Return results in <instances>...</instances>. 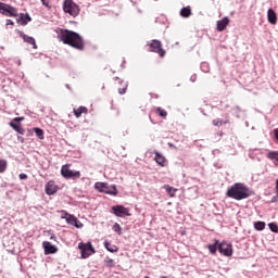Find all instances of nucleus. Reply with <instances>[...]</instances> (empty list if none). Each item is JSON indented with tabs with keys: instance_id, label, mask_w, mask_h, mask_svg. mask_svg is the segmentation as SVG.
Returning <instances> with one entry per match:
<instances>
[{
	"instance_id": "obj_40",
	"label": "nucleus",
	"mask_w": 278,
	"mask_h": 278,
	"mask_svg": "<svg viewBox=\"0 0 278 278\" xmlns=\"http://www.w3.org/2000/svg\"><path fill=\"white\" fill-rule=\"evenodd\" d=\"M273 134H274L275 140H277V142H278V128H275V129L273 130Z\"/></svg>"
},
{
	"instance_id": "obj_15",
	"label": "nucleus",
	"mask_w": 278,
	"mask_h": 278,
	"mask_svg": "<svg viewBox=\"0 0 278 278\" xmlns=\"http://www.w3.org/2000/svg\"><path fill=\"white\" fill-rule=\"evenodd\" d=\"M58 190H60V186L55 185V181L50 180L46 184L45 192L48 197H53V194L58 193Z\"/></svg>"
},
{
	"instance_id": "obj_5",
	"label": "nucleus",
	"mask_w": 278,
	"mask_h": 278,
	"mask_svg": "<svg viewBox=\"0 0 278 278\" xmlns=\"http://www.w3.org/2000/svg\"><path fill=\"white\" fill-rule=\"evenodd\" d=\"M63 12H65V14H70V16H73L75 18L79 16V12H81V10L79 9V4H76L75 1L64 0Z\"/></svg>"
},
{
	"instance_id": "obj_55",
	"label": "nucleus",
	"mask_w": 278,
	"mask_h": 278,
	"mask_svg": "<svg viewBox=\"0 0 278 278\" xmlns=\"http://www.w3.org/2000/svg\"><path fill=\"white\" fill-rule=\"evenodd\" d=\"M236 117H237V118H240V114L236 113Z\"/></svg>"
},
{
	"instance_id": "obj_47",
	"label": "nucleus",
	"mask_w": 278,
	"mask_h": 278,
	"mask_svg": "<svg viewBox=\"0 0 278 278\" xmlns=\"http://www.w3.org/2000/svg\"><path fill=\"white\" fill-rule=\"evenodd\" d=\"M50 240H55V241H58V237H56L55 235H51V236H50Z\"/></svg>"
},
{
	"instance_id": "obj_45",
	"label": "nucleus",
	"mask_w": 278,
	"mask_h": 278,
	"mask_svg": "<svg viewBox=\"0 0 278 278\" xmlns=\"http://www.w3.org/2000/svg\"><path fill=\"white\" fill-rule=\"evenodd\" d=\"M277 201H278V198H277L276 195H274V197L271 198V200H270V203H277Z\"/></svg>"
},
{
	"instance_id": "obj_18",
	"label": "nucleus",
	"mask_w": 278,
	"mask_h": 278,
	"mask_svg": "<svg viewBox=\"0 0 278 278\" xmlns=\"http://www.w3.org/2000/svg\"><path fill=\"white\" fill-rule=\"evenodd\" d=\"M154 155V161L159 166H166V156L164 154L160 153L159 151H155Z\"/></svg>"
},
{
	"instance_id": "obj_62",
	"label": "nucleus",
	"mask_w": 278,
	"mask_h": 278,
	"mask_svg": "<svg viewBox=\"0 0 278 278\" xmlns=\"http://www.w3.org/2000/svg\"><path fill=\"white\" fill-rule=\"evenodd\" d=\"M179 86H181L180 84L177 85V88H179Z\"/></svg>"
},
{
	"instance_id": "obj_13",
	"label": "nucleus",
	"mask_w": 278,
	"mask_h": 278,
	"mask_svg": "<svg viewBox=\"0 0 278 278\" xmlns=\"http://www.w3.org/2000/svg\"><path fill=\"white\" fill-rule=\"evenodd\" d=\"M43 255H55L59 249L58 245L52 244L50 241L42 242Z\"/></svg>"
},
{
	"instance_id": "obj_8",
	"label": "nucleus",
	"mask_w": 278,
	"mask_h": 278,
	"mask_svg": "<svg viewBox=\"0 0 278 278\" xmlns=\"http://www.w3.org/2000/svg\"><path fill=\"white\" fill-rule=\"evenodd\" d=\"M61 175L64 179L75 180V179H79V177H81V172L71 169V165L65 164V165H62V167H61Z\"/></svg>"
},
{
	"instance_id": "obj_20",
	"label": "nucleus",
	"mask_w": 278,
	"mask_h": 278,
	"mask_svg": "<svg viewBox=\"0 0 278 278\" xmlns=\"http://www.w3.org/2000/svg\"><path fill=\"white\" fill-rule=\"evenodd\" d=\"M104 249H106L109 251V253H118V247L115 244H112L111 241L105 240L103 242Z\"/></svg>"
},
{
	"instance_id": "obj_22",
	"label": "nucleus",
	"mask_w": 278,
	"mask_h": 278,
	"mask_svg": "<svg viewBox=\"0 0 278 278\" xmlns=\"http://www.w3.org/2000/svg\"><path fill=\"white\" fill-rule=\"evenodd\" d=\"M163 190H165V192L168 194V197L173 198V197H175L178 189L170 185H164Z\"/></svg>"
},
{
	"instance_id": "obj_51",
	"label": "nucleus",
	"mask_w": 278,
	"mask_h": 278,
	"mask_svg": "<svg viewBox=\"0 0 278 278\" xmlns=\"http://www.w3.org/2000/svg\"><path fill=\"white\" fill-rule=\"evenodd\" d=\"M149 118H150L152 125H155V121H153V118H151V115H149Z\"/></svg>"
},
{
	"instance_id": "obj_6",
	"label": "nucleus",
	"mask_w": 278,
	"mask_h": 278,
	"mask_svg": "<svg viewBox=\"0 0 278 278\" xmlns=\"http://www.w3.org/2000/svg\"><path fill=\"white\" fill-rule=\"evenodd\" d=\"M61 218L67 223V225H72L76 229H81L84 224L75 216L74 214L68 213L67 211H62Z\"/></svg>"
},
{
	"instance_id": "obj_7",
	"label": "nucleus",
	"mask_w": 278,
	"mask_h": 278,
	"mask_svg": "<svg viewBox=\"0 0 278 278\" xmlns=\"http://www.w3.org/2000/svg\"><path fill=\"white\" fill-rule=\"evenodd\" d=\"M0 14H2V16H9L10 18H16V16H18V9L12 7V4L0 1Z\"/></svg>"
},
{
	"instance_id": "obj_60",
	"label": "nucleus",
	"mask_w": 278,
	"mask_h": 278,
	"mask_svg": "<svg viewBox=\"0 0 278 278\" xmlns=\"http://www.w3.org/2000/svg\"><path fill=\"white\" fill-rule=\"evenodd\" d=\"M225 108L227 109V108H229V105H228V104H226V105H225Z\"/></svg>"
},
{
	"instance_id": "obj_64",
	"label": "nucleus",
	"mask_w": 278,
	"mask_h": 278,
	"mask_svg": "<svg viewBox=\"0 0 278 278\" xmlns=\"http://www.w3.org/2000/svg\"><path fill=\"white\" fill-rule=\"evenodd\" d=\"M215 167H217L218 165L217 164H214Z\"/></svg>"
},
{
	"instance_id": "obj_44",
	"label": "nucleus",
	"mask_w": 278,
	"mask_h": 278,
	"mask_svg": "<svg viewBox=\"0 0 278 278\" xmlns=\"http://www.w3.org/2000/svg\"><path fill=\"white\" fill-rule=\"evenodd\" d=\"M27 136H34V128L27 129Z\"/></svg>"
},
{
	"instance_id": "obj_41",
	"label": "nucleus",
	"mask_w": 278,
	"mask_h": 278,
	"mask_svg": "<svg viewBox=\"0 0 278 278\" xmlns=\"http://www.w3.org/2000/svg\"><path fill=\"white\" fill-rule=\"evenodd\" d=\"M17 142H21V144H25V138L22 136H17Z\"/></svg>"
},
{
	"instance_id": "obj_54",
	"label": "nucleus",
	"mask_w": 278,
	"mask_h": 278,
	"mask_svg": "<svg viewBox=\"0 0 278 278\" xmlns=\"http://www.w3.org/2000/svg\"><path fill=\"white\" fill-rule=\"evenodd\" d=\"M123 68H125V60H124V63L121 65Z\"/></svg>"
},
{
	"instance_id": "obj_42",
	"label": "nucleus",
	"mask_w": 278,
	"mask_h": 278,
	"mask_svg": "<svg viewBox=\"0 0 278 278\" xmlns=\"http://www.w3.org/2000/svg\"><path fill=\"white\" fill-rule=\"evenodd\" d=\"M190 81H192V84H194V81H197V74L191 75Z\"/></svg>"
},
{
	"instance_id": "obj_50",
	"label": "nucleus",
	"mask_w": 278,
	"mask_h": 278,
	"mask_svg": "<svg viewBox=\"0 0 278 278\" xmlns=\"http://www.w3.org/2000/svg\"><path fill=\"white\" fill-rule=\"evenodd\" d=\"M235 110L238 111V112H242V109L239 105H236Z\"/></svg>"
},
{
	"instance_id": "obj_26",
	"label": "nucleus",
	"mask_w": 278,
	"mask_h": 278,
	"mask_svg": "<svg viewBox=\"0 0 278 278\" xmlns=\"http://www.w3.org/2000/svg\"><path fill=\"white\" fill-rule=\"evenodd\" d=\"M267 227L271 233H278V224L277 222H270L267 224Z\"/></svg>"
},
{
	"instance_id": "obj_16",
	"label": "nucleus",
	"mask_w": 278,
	"mask_h": 278,
	"mask_svg": "<svg viewBox=\"0 0 278 278\" xmlns=\"http://www.w3.org/2000/svg\"><path fill=\"white\" fill-rule=\"evenodd\" d=\"M206 249L208 250L211 255H216L220 249V241L218 239H214L213 243L206 244Z\"/></svg>"
},
{
	"instance_id": "obj_31",
	"label": "nucleus",
	"mask_w": 278,
	"mask_h": 278,
	"mask_svg": "<svg viewBox=\"0 0 278 278\" xmlns=\"http://www.w3.org/2000/svg\"><path fill=\"white\" fill-rule=\"evenodd\" d=\"M8 169V161L0 157V173Z\"/></svg>"
},
{
	"instance_id": "obj_33",
	"label": "nucleus",
	"mask_w": 278,
	"mask_h": 278,
	"mask_svg": "<svg viewBox=\"0 0 278 278\" xmlns=\"http://www.w3.org/2000/svg\"><path fill=\"white\" fill-rule=\"evenodd\" d=\"M156 112L159 114V116H161L162 118H166V116H168V112H166V110L162 109V108H157Z\"/></svg>"
},
{
	"instance_id": "obj_2",
	"label": "nucleus",
	"mask_w": 278,
	"mask_h": 278,
	"mask_svg": "<svg viewBox=\"0 0 278 278\" xmlns=\"http://www.w3.org/2000/svg\"><path fill=\"white\" fill-rule=\"evenodd\" d=\"M226 197L235 201H244V199L255 197V191L249 188L244 182H235L227 189Z\"/></svg>"
},
{
	"instance_id": "obj_28",
	"label": "nucleus",
	"mask_w": 278,
	"mask_h": 278,
	"mask_svg": "<svg viewBox=\"0 0 278 278\" xmlns=\"http://www.w3.org/2000/svg\"><path fill=\"white\" fill-rule=\"evenodd\" d=\"M112 230L117 233V236H123V227H121V224L118 223H115L113 226H112Z\"/></svg>"
},
{
	"instance_id": "obj_39",
	"label": "nucleus",
	"mask_w": 278,
	"mask_h": 278,
	"mask_svg": "<svg viewBox=\"0 0 278 278\" xmlns=\"http://www.w3.org/2000/svg\"><path fill=\"white\" fill-rule=\"evenodd\" d=\"M10 25L13 27V25H14V21H12V20H7V24H5V27H10Z\"/></svg>"
},
{
	"instance_id": "obj_38",
	"label": "nucleus",
	"mask_w": 278,
	"mask_h": 278,
	"mask_svg": "<svg viewBox=\"0 0 278 278\" xmlns=\"http://www.w3.org/2000/svg\"><path fill=\"white\" fill-rule=\"evenodd\" d=\"M42 5H45V8H49L51 9V4L49 3V0H40Z\"/></svg>"
},
{
	"instance_id": "obj_43",
	"label": "nucleus",
	"mask_w": 278,
	"mask_h": 278,
	"mask_svg": "<svg viewBox=\"0 0 278 278\" xmlns=\"http://www.w3.org/2000/svg\"><path fill=\"white\" fill-rule=\"evenodd\" d=\"M16 121L21 124L23 123V121H25V117L24 116H20V117H15Z\"/></svg>"
},
{
	"instance_id": "obj_57",
	"label": "nucleus",
	"mask_w": 278,
	"mask_h": 278,
	"mask_svg": "<svg viewBox=\"0 0 278 278\" xmlns=\"http://www.w3.org/2000/svg\"><path fill=\"white\" fill-rule=\"evenodd\" d=\"M119 84H125V81H124V80H121Z\"/></svg>"
},
{
	"instance_id": "obj_37",
	"label": "nucleus",
	"mask_w": 278,
	"mask_h": 278,
	"mask_svg": "<svg viewBox=\"0 0 278 278\" xmlns=\"http://www.w3.org/2000/svg\"><path fill=\"white\" fill-rule=\"evenodd\" d=\"M27 178H28V176H27V174H25V173H21V174L18 175V179H20L21 181H25Z\"/></svg>"
},
{
	"instance_id": "obj_25",
	"label": "nucleus",
	"mask_w": 278,
	"mask_h": 278,
	"mask_svg": "<svg viewBox=\"0 0 278 278\" xmlns=\"http://www.w3.org/2000/svg\"><path fill=\"white\" fill-rule=\"evenodd\" d=\"M33 131L39 140H45V130L42 128L34 127Z\"/></svg>"
},
{
	"instance_id": "obj_21",
	"label": "nucleus",
	"mask_w": 278,
	"mask_h": 278,
	"mask_svg": "<svg viewBox=\"0 0 278 278\" xmlns=\"http://www.w3.org/2000/svg\"><path fill=\"white\" fill-rule=\"evenodd\" d=\"M180 16L182 18H190L192 16V9L189 5L180 9Z\"/></svg>"
},
{
	"instance_id": "obj_10",
	"label": "nucleus",
	"mask_w": 278,
	"mask_h": 278,
	"mask_svg": "<svg viewBox=\"0 0 278 278\" xmlns=\"http://www.w3.org/2000/svg\"><path fill=\"white\" fill-rule=\"evenodd\" d=\"M111 212L117 218H126V216H131V213L129 212V207H126L123 204H116L111 206Z\"/></svg>"
},
{
	"instance_id": "obj_52",
	"label": "nucleus",
	"mask_w": 278,
	"mask_h": 278,
	"mask_svg": "<svg viewBox=\"0 0 278 278\" xmlns=\"http://www.w3.org/2000/svg\"><path fill=\"white\" fill-rule=\"evenodd\" d=\"M114 81H118V79H121L118 76H115L114 78Z\"/></svg>"
},
{
	"instance_id": "obj_17",
	"label": "nucleus",
	"mask_w": 278,
	"mask_h": 278,
	"mask_svg": "<svg viewBox=\"0 0 278 278\" xmlns=\"http://www.w3.org/2000/svg\"><path fill=\"white\" fill-rule=\"evenodd\" d=\"M227 25H229V17L225 16L216 23L217 31H225L227 29Z\"/></svg>"
},
{
	"instance_id": "obj_12",
	"label": "nucleus",
	"mask_w": 278,
	"mask_h": 278,
	"mask_svg": "<svg viewBox=\"0 0 278 278\" xmlns=\"http://www.w3.org/2000/svg\"><path fill=\"white\" fill-rule=\"evenodd\" d=\"M15 33L18 34L21 39H23V42H26V45H31L33 49H38V45L36 43V38L25 34L20 29H15Z\"/></svg>"
},
{
	"instance_id": "obj_56",
	"label": "nucleus",
	"mask_w": 278,
	"mask_h": 278,
	"mask_svg": "<svg viewBox=\"0 0 278 278\" xmlns=\"http://www.w3.org/2000/svg\"><path fill=\"white\" fill-rule=\"evenodd\" d=\"M276 197L278 198V188H276Z\"/></svg>"
},
{
	"instance_id": "obj_29",
	"label": "nucleus",
	"mask_w": 278,
	"mask_h": 278,
	"mask_svg": "<svg viewBox=\"0 0 278 278\" xmlns=\"http://www.w3.org/2000/svg\"><path fill=\"white\" fill-rule=\"evenodd\" d=\"M104 264H106V268H114V266H116L114 260L110 258V256L104 258Z\"/></svg>"
},
{
	"instance_id": "obj_32",
	"label": "nucleus",
	"mask_w": 278,
	"mask_h": 278,
	"mask_svg": "<svg viewBox=\"0 0 278 278\" xmlns=\"http://www.w3.org/2000/svg\"><path fill=\"white\" fill-rule=\"evenodd\" d=\"M200 70L202 71V73H210V63L202 62L200 65Z\"/></svg>"
},
{
	"instance_id": "obj_14",
	"label": "nucleus",
	"mask_w": 278,
	"mask_h": 278,
	"mask_svg": "<svg viewBox=\"0 0 278 278\" xmlns=\"http://www.w3.org/2000/svg\"><path fill=\"white\" fill-rule=\"evenodd\" d=\"M31 23V15L29 13H17L16 16V24L22 25V27H26V25H29Z\"/></svg>"
},
{
	"instance_id": "obj_36",
	"label": "nucleus",
	"mask_w": 278,
	"mask_h": 278,
	"mask_svg": "<svg viewBox=\"0 0 278 278\" xmlns=\"http://www.w3.org/2000/svg\"><path fill=\"white\" fill-rule=\"evenodd\" d=\"M16 131V134H20V136H25V128H23V126H17L15 127V129H13Z\"/></svg>"
},
{
	"instance_id": "obj_49",
	"label": "nucleus",
	"mask_w": 278,
	"mask_h": 278,
	"mask_svg": "<svg viewBox=\"0 0 278 278\" xmlns=\"http://www.w3.org/2000/svg\"><path fill=\"white\" fill-rule=\"evenodd\" d=\"M168 147H170V149H177V146L174 143H168Z\"/></svg>"
},
{
	"instance_id": "obj_58",
	"label": "nucleus",
	"mask_w": 278,
	"mask_h": 278,
	"mask_svg": "<svg viewBox=\"0 0 278 278\" xmlns=\"http://www.w3.org/2000/svg\"><path fill=\"white\" fill-rule=\"evenodd\" d=\"M70 23H77V22H75V21H70Z\"/></svg>"
},
{
	"instance_id": "obj_46",
	"label": "nucleus",
	"mask_w": 278,
	"mask_h": 278,
	"mask_svg": "<svg viewBox=\"0 0 278 278\" xmlns=\"http://www.w3.org/2000/svg\"><path fill=\"white\" fill-rule=\"evenodd\" d=\"M65 88H67V90H70V92H73V89L71 88V85H70V84H66V85H65Z\"/></svg>"
},
{
	"instance_id": "obj_59",
	"label": "nucleus",
	"mask_w": 278,
	"mask_h": 278,
	"mask_svg": "<svg viewBox=\"0 0 278 278\" xmlns=\"http://www.w3.org/2000/svg\"><path fill=\"white\" fill-rule=\"evenodd\" d=\"M247 127H249V122L245 123Z\"/></svg>"
},
{
	"instance_id": "obj_53",
	"label": "nucleus",
	"mask_w": 278,
	"mask_h": 278,
	"mask_svg": "<svg viewBox=\"0 0 278 278\" xmlns=\"http://www.w3.org/2000/svg\"><path fill=\"white\" fill-rule=\"evenodd\" d=\"M276 188L278 189V178L276 179Z\"/></svg>"
},
{
	"instance_id": "obj_19",
	"label": "nucleus",
	"mask_w": 278,
	"mask_h": 278,
	"mask_svg": "<svg viewBox=\"0 0 278 278\" xmlns=\"http://www.w3.org/2000/svg\"><path fill=\"white\" fill-rule=\"evenodd\" d=\"M267 21L270 25H277V12L273 8L267 11Z\"/></svg>"
},
{
	"instance_id": "obj_1",
	"label": "nucleus",
	"mask_w": 278,
	"mask_h": 278,
	"mask_svg": "<svg viewBox=\"0 0 278 278\" xmlns=\"http://www.w3.org/2000/svg\"><path fill=\"white\" fill-rule=\"evenodd\" d=\"M56 38L63 45H68L73 49L78 51H84L86 49V43L84 42V37L79 33L71 30L68 28H56L55 29Z\"/></svg>"
},
{
	"instance_id": "obj_30",
	"label": "nucleus",
	"mask_w": 278,
	"mask_h": 278,
	"mask_svg": "<svg viewBox=\"0 0 278 278\" xmlns=\"http://www.w3.org/2000/svg\"><path fill=\"white\" fill-rule=\"evenodd\" d=\"M268 160H274L275 162H278V151H269L267 153Z\"/></svg>"
},
{
	"instance_id": "obj_48",
	"label": "nucleus",
	"mask_w": 278,
	"mask_h": 278,
	"mask_svg": "<svg viewBox=\"0 0 278 278\" xmlns=\"http://www.w3.org/2000/svg\"><path fill=\"white\" fill-rule=\"evenodd\" d=\"M200 112H201V114H203V116H207V113L205 112V110L200 109Z\"/></svg>"
},
{
	"instance_id": "obj_4",
	"label": "nucleus",
	"mask_w": 278,
	"mask_h": 278,
	"mask_svg": "<svg viewBox=\"0 0 278 278\" xmlns=\"http://www.w3.org/2000/svg\"><path fill=\"white\" fill-rule=\"evenodd\" d=\"M78 249L80 251V260H88L90 255H94L97 253V250L92 245V242H79Z\"/></svg>"
},
{
	"instance_id": "obj_11",
	"label": "nucleus",
	"mask_w": 278,
	"mask_h": 278,
	"mask_svg": "<svg viewBox=\"0 0 278 278\" xmlns=\"http://www.w3.org/2000/svg\"><path fill=\"white\" fill-rule=\"evenodd\" d=\"M224 257H231L233 255V245L231 242L219 241V252Z\"/></svg>"
},
{
	"instance_id": "obj_61",
	"label": "nucleus",
	"mask_w": 278,
	"mask_h": 278,
	"mask_svg": "<svg viewBox=\"0 0 278 278\" xmlns=\"http://www.w3.org/2000/svg\"><path fill=\"white\" fill-rule=\"evenodd\" d=\"M143 278H151V277H149V276H144Z\"/></svg>"
},
{
	"instance_id": "obj_24",
	"label": "nucleus",
	"mask_w": 278,
	"mask_h": 278,
	"mask_svg": "<svg viewBox=\"0 0 278 278\" xmlns=\"http://www.w3.org/2000/svg\"><path fill=\"white\" fill-rule=\"evenodd\" d=\"M253 227L255 231H264L266 229V222H262V220L254 222Z\"/></svg>"
},
{
	"instance_id": "obj_9",
	"label": "nucleus",
	"mask_w": 278,
	"mask_h": 278,
	"mask_svg": "<svg viewBox=\"0 0 278 278\" xmlns=\"http://www.w3.org/2000/svg\"><path fill=\"white\" fill-rule=\"evenodd\" d=\"M147 46L149 47V51L151 53H157L160 58H164V55H166V50L162 48V41L152 39L151 41L147 42Z\"/></svg>"
},
{
	"instance_id": "obj_35",
	"label": "nucleus",
	"mask_w": 278,
	"mask_h": 278,
	"mask_svg": "<svg viewBox=\"0 0 278 278\" xmlns=\"http://www.w3.org/2000/svg\"><path fill=\"white\" fill-rule=\"evenodd\" d=\"M128 86H129V81L124 83V87L118 88V94H125L127 92Z\"/></svg>"
},
{
	"instance_id": "obj_63",
	"label": "nucleus",
	"mask_w": 278,
	"mask_h": 278,
	"mask_svg": "<svg viewBox=\"0 0 278 278\" xmlns=\"http://www.w3.org/2000/svg\"><path fill=\"white\" fill-rule=\"evenodd\" d=\"M219 136H223V132H219Z\"/></svg>"
},
{
	"instance_id": "obj_3",
	"label": "nucleus",
	"mask_w": 278,
	"mask_h": 278,
	"mask_svg": "<svg viewBox=\"0 0 278 278\" xmlns=\"http://www.w3.org/2000/svg\"><path fill=\"white\" fill-rule=\"evenodd\" d=\"M94 190H97V192H100L102 194H110L111 197H118V188L116 187V185H111L108 182H101L98 181L94 184L93 186Z\"/></svg>"
},
{
	"instance_id": "obj_27",
	"label": "nucleus",
	"mask_w": 278,
	"mask_h": 278,
	"mask_svg": "<svg viewBox=\"0 0 278 278\" xmlns=\"http://www.w3.org/2000/svg\"><path fill=\"white\" fill-rule=\"evenodd\" d=\"M227 123H229L228 119H226V121H224L222 118L213 119L214 127H223V125H227Z\"/></svg>"
},
{
	"instance_id": "obj_34",
	"label": "nucleus",
	"mask_w": 278,
	"mask_h": 278,
	"mask_svg": "<svg viewBox=\"0 0 278 278\" xmlns=\"http://www.w3.org/2000/svg\"><path fill=\"white\" fill-rule=\"evenodd\" d=\"M10 127H12L13 129H16V127H21V123H18V121H16V118L14 117L10 123H9Z\"/></svg>"
},
{
	"instance_id": "obj_23",
	"label": "nucleus",
	"mask_w": 278,
	"mask_h": 278,
	"mask_svg": "<svg viewBox=\"0 0 278 278\" xmlns=\"http://www.w3.org/2000/svg\"><path fill=\"white\" fill-rule=\"evenodd\" d=\"M81 114H88V108L79 106L78 109H74V116L76 118H80Z\"/></svg>"
}]
</instances>
